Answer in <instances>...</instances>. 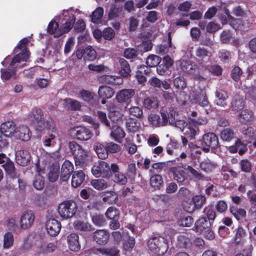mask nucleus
Masks as SVG:
<instances>
[{
    "label": "nucleus",
    "instance_id": "1",
    "mask_svg": "<svg viewBox=\"0 0 256 256\" xmlns=\"http://www.w3.org/2000/svg\"><path fill=\"white\" fill-rule=\"evenodd\" d=\"M68 148L74 156L76 166L82 168H84L91 158L88 151L84 150L81 146L75 142H70Z\"/></svg>",
    "mask_w": 256,
    "mask_h": 256
},
{
    "label": "nucleus",
    "instance_id": "2",
    "mask_svg": "<svg viewBox=\"0 0 256 256\" xmlns=\"http://www.w3.org/2000/svg\"><path fill=\"white\" fill-rule=\"evenodd\" d=\"M172 236H154L148 241L147 245L149 249L159 255L166 253L168 250V244L172 241Z\"/></svg>",
    "mask_w": 256,
    "mask_h": 256
},
{
    "label": "nucleus",
    "instance_id": "3",
    "mask_svg": "<svg viewBox=\"0 0 256 256\" xmlns=\"http://www.w3.org/2000/svg\"><path fill=\"white\" fill-rule=\"evenodd\" d=\"M16 126L12 121L2 123L0 127V150L8 146L10 140L14 138Z\"/></svg>",
    "mask_w": 256,
    "mask_h": 256
},
{
    "label": "nucleus",
    "instance_id": "4",
    "mask_svg": "<svg viewBox=\"0 0 256 256\" xmlns=\"http://www.w3.org/2000/svg\"><path fill=\"white\" fill-rule=\"evenodd\" d=\"M189 98L192 104H198L202 107L208 106L205 86H194L190 93Z\"/></svg>",
    "mask_w": 256,
    "mask_h": 256
},
{
    "label": "nucleus",
    "instance_id": "5",
    "mask_svg": "<svg viewBox=\"0 0 256 256\" xmlns=\"http://www.w3.org/2000/svg\"><path fill=\"white\" fill-rule=\"evenodd\" d=\"M29 42L27 38H24L15 48L16 52H18L10 63L11 66H14L16 63L26 62L29 57V52L26 50V45Z\"/></svg>",
    "mask_w": 256,
    "mask_h": 256
},
{
    "label": "nucleus",
    "instance_id": "6",
    "mask_svg": "<svg viewBox=\"0 0 256 256\" xmlns=\"http://www.w3.org/2000/svg\"><path fill=\"white\" fill-rule=\"evenodd\" d=\"M78 206L76 202L72 200H66L60 204L58 212L62 218L69 219L75 215Z\"/></svg>",
    "mask_w": 256,
    "mask_h": 256
},
{
    "label": "nucleus",
    "instance_id": "7",
    "mask_svg": "<svg viewBox=\"0 0 256 256\" xmlns=\"http://www.w3.org/2000/svg\"><path fill=\"white\" fill-rule=\"evenodd\" d=\"M59 19L62 18V22L61 26L64 34L68 32L74 27L76 18L72 12V9L64 10L62 14L58 15Z\"/></svg>",
    "mask_w": 256,
    "mask_h": 256
},
{
    "label": "nucleus",
    "instance_id": "8",
    "mask_svg": "<svg viewBox=\"0 0 256 256\" xmlns=\"http://www.w3.org/2000/svg\"><path fill=\"white\" fill-rule=\"evenodd\" d=\"M172 126H176L180 128L184 134L188 136L190 138H194L198 134V128L194 125L191 120L188 124L186 123L184 120H174V123Z\"/></svg>",
    "mask_w": 256,
    "mask_h": 256
},
{
    "label": "nucleus",
    "instance_id": "9",
    "mask_svg": "<svg viewBox=\"0 0 256 256\" xmlns=\"http://www.w3.org/2000/svg\"><path fill=\"white\" fill-rule=\"evenodd\" d=\"M202 150L208 152L211 148L212 150L216 149L218 146V136L212 132L207 133L204 135L200 140Z\"/></svg>",
    "mask_w": 256,
    "mask_h": 256
},
{
    "label": "nucleus",
    "instance_id": "10",
    "mask_svg": "<svg viewBox=\"0 0 256 256\" xmlns=\"http://www.w3.org/2000/svg\"><path fill=\"white\" fill-rule=\"evenodd\" d=\"M111 165L104 161L100 160L96 162L92 168V172L96 177L102 176L108 178L111 175Z\"/></svg>",
    "mask_w": 256,
    "mask_h": 256
},
{
    "label": "nucleus",
    "instance_id": "11",
    "mask_svg": "<svg viewBox=\"0 0 256 256\" xmlns=\"http://www.w3.org/2000/svg\"><path fill=\"white\" fill-rule=\"evenodd\" d=\"M111 174H113L112 180L114 182L122 185H124L128 182V179L124 174L120 171L118 164H111Z\"/></svg>",
    "mask_w": 256,
    "mask_h": 256
},
{
    "label": "nucleus",
    "instance_id": "12",
    "mask_svg": "<svg viewBox=\"0 0 256 256\" xmlns=\"http://www.w3.org/2000/svg\"><path fill=\"white\" fill-rule=\"evenodd\" d=\"M71 134L81 140H87L92 136L90 130L84 126H77L70 130Z\"/></svg>",
    "mask_w": 256,
    "mask_h": 256
},
{
    "label": "nucleus",
    "instance_id": "13",
    "mask_svg": "<svg viewBox=\"0 0 256 256\" xmlns=\"http://www.w3.org/2000/svg\"><path fill=\"white\" fill-rule=\"evenodd\" d=\"M34 214L32 211H25L22 214L20 220V228L24 230L30 228L34 224Z\"/></svg>",
    "mask_w": 256,
    "mask_h": 256
},
{
    "label": "nucleus",
    "instance_id": "14",
    "mask_svg": "<svg viewBox=\"0 0 256 256\" xmlns=\"http://www.w3.org/2000/svg\"><path fill=\"white\" fill-rule=\"evenodd\" d=\"M135 92L132 89H124L120 90L116 94V99L120 103L129 104Z\"/></svg>",
    "mask_w": 256,
    "mask_h": 256
},
{
    "label": "nucleus",
    "instance_id": "15",
    "mask_svg": "<svg viewBox=\"0 0 256 256\" xmlns=\"http://www.w3.org/2000/svg\"><path fill=\"white\" fill-rule=\"evenodd\" d=\"M46 226L48 234L51 236L58 235L62 228L60 222L54 218L47 220Z\"/></svg>",
    "mask_w": 256,
    "mask_h": 256
},
{
    "label": "nucleus",
    "instance_id": "16",
    "mask_svg": "<svg viewBox=\"0 0 256 256\" xmlns=\"http://www.w3.org/2000/svg\"><path fill=\"white\" fill-rule=\"evenodd\" d=\"M30 132L26 126L20 125L16 126L14 138L23 141H28L30 139Z\"/></svg>",
    "mask_w": 256,
    "mask_h": 256
},
{
    "label": "nucleus",
    "instance_id": "17",
    "mask_svg": "<svg viewBox=\"0 0 256 256\" xmlns=\"http://www.w3.org/2000/svg\"><path fill=\"white\" fill-rule=\"evenodd\" d=\"M60 16H56L49 23L47 27V31L54 38H58L64 34L62 26L59 27L58 24L56 22L59 19Z\"/></svg>",
    "mask_w": 256,
    "mask_h": 256
},
{
    "label": "nucleus",
    "instance_id": "18",
    "mask_svg": "<svg viewBox=\"0 0 256 256\" xmlns=\"http://www.w3.org/2000/svg\"><path fill=\"white\" fill-rule=\"evenodd\" d=\"M110 234L104 230H98L93 234L94 240L98 244L104 245L108 241Z\"/></svg>",
    "mask_w": 256,
    "mask_h": 256
},
{
    "label": "nucleus",
    "instance_id": "19",
    "mask_svg": "<svg viewBox=\"0 0 256 256\" xmlns=\"http://www.w3.org/2000/svg\"><path fill=\"white\" fill-rule=\"evenodd\" d=\"M30 153L24 150H18L16 153V160L22 166H26L30 162Z\"/></svg>",
    "mask_w": 256,
    "mask_h": 256
},
{
    "label": "nucleus",
    "instance_id": "20",
    "mask_svg": "<svg viewBox=\"0 0 256 256\" xmlns=\"http://www.w3.org/2000/svg\"><path fill=\"white\" fill-rule=\"evenodd\" d=\"M68 248L72 251L77 252L80 248L79 236L76 233H72L67 236Z\"/></svg>",
    "mask_w": 256,
    "mask_h": 256
},
{
    "label": "nucleus",
    "instance_id": "21",
    "mask_svg": "<svg viewBox=\"0 0 256 256\" xmlns=\"http://www.w3.org/2000/svg\"><path fill=\"white\" fill-rule=\"evenodd\" d=\"M73 170L74 166L68 160L64 161L62 166L60 178L62 180H67Z\"/></svg>",
    "mask_w": 256,
    "mask_h": 256
},
{
    "label": "nucleus",
    "instance_id": "22",
    "mask_svg": "<svg viewBox=\"0 0 256 256\" xmlns=\"http://www.w3.org/2000/svg\"><path fill=\"white\" fill-rule=\"evenodd\" d=\"M29 118L32 122L40 126L44 119L42 110L38 108L32 109L29 114Z\"/></svg>",
    "mask_w": 256,
    "mask_h": 256
},
{
    "label": "nucleus",
    "instance_id": "23",
    "mask_svg": "<svg viewBox=\"0 0 256 256\" xmlns=\"http://www.w3.org/2000/svg\"><path fill=\"white\" fill-rule=\"evenodd\" d=\"M0 164L8 174H12L14 170V163L4 154H0Z\"/></svg>",
    "mask_w": 256,
    "mask_h": 256
},
{
    "label": "nucleus",
    "instance_id": "24",
    "mask_svg": "<svg viewBox=\"0 0 256 256\" xmlns=\"http://www.w3.org/2000/svg\"><path fill=\"white\" fill-rule=\"evenodd\" d=\"M176 114V112L173 110H169L168 112H161L164 126H166L168 124L170 126L174 125Z\"/></svg>",
    "mask_w": 256,
    "mask_h": 256
},
{
    "label": "nucleus",
    "instance_id": "25",
    "mask_svg": "<svg viewBox=\"0 0 256 256\" xmlns=\"http://www.w3.org/2000/svg\"><path fill=\"white\" fill-rule=\"evenodd\" d=\"M60 166L57 162H54L50 166L48 173V178L50 182H54L58 178L60 175Z\"/></svg>",
    "mask_w": 256,
    "mask_h": 256
},
{
    "label": "nucleus",
    "instance_id": "26",
    "mask_svg": "<svg viewBox=\"0 0 256 256\" xmlns=\"http://www.w3.org/2000/svg\"><path fill=\"white\" fill-rule=\"evenodd\" d=\"M120 66L119 73L124 77H128L130 75V69L128 62L123 58H120L117 64Z\"/></svg>",
    "mask_w": 256,
    "mask_h": 256
},
{
    "label": "nucleus",
    "instance_id": "27",
    "mask_svg": "<svg viewBox=\"0 0 256 256\" xmlns=\"http://www.w3.org/2000/svg\"><path fill=\"white\" fill-rule=\"evenodd\" d=\"M186 168L181 166H176L172 168L174 174V178L178 182H182L186 178Z\"/></svg>",
    "mask_w": 256,
    "mask_h": 256
},
{
    "label": "nucleus",
    "instance_id": "28",
    "mask_svg": "<svg viewBox=\"0 0 256 256\" xmlns=\"http://www.w3.org/2000/svg\"><path fill=\"white\" fill-rule=\"evenodd\" d=\"M210 225V222H208L204 217H201L195 222L194 230L197 233L201 234L208 228Z\"/></svg>",
    "mask_w": 256,
    "mask_h": 256
},
{
    "label": "nucleus",
    "instance_id": "29",
    "mask_svg": "<svg viewBox=\"0 0 256 256\" xmlns=\"http://www.w3.org/2000/svg\"><path fill=\"white\" fill-rule=\"evenodd\" d=\"M38 175L36 176L33 182V185L37 190H42L44 186V182L42 174L44 173L42 169L39 168L38 166H36Z\"/></svg>",
    "mask_w": 256,
    "mask_h": 256
},
{
    "label": "nucleus",
    "instance_id": "30",
    "mask_svg": "<svg viewBox=\"0 0 256 256\" xmlns=\"http://www.w3.org/2000/svg\"><path fill=\"white\" fill-rule=\"evenodd\" d=\"M85 179V174L82 170L75 172L72 176V186L74 188L80 186Z\"/></svg>",
    "mask_w": 256,
    "mask_h": 256
},
{
    "label": "nucleus",
    "instance_id": "31",
    "mask_svg": "<svg viewBox=\"0 0 256 256\" xmlns=\"http://www.w3.org/2000/svg\"><path fill=\"white\" fill-rule=\"evenodd\" d=\"M254 118L252 111L244 109L242 110L238 114L239 120L243 124H247L252 122Z\"/></svg>",
    "mask_w": 256,
    "mask_h": 256
},
{
    "label": "nucleus",
    "instance_id": "32",
    "mask_svg": "<svg viewBox=\"0 0 256 256\" xmlns=\"http://www.w3.org/2000/svg\"><path fill=\"white\" fill-rule=\"evenodd\" d=\"M104 10L101 6H98L94 10L90 15L91 22L96 24H99L104 16Z\"/></svg>",
    "mask_w": 256,
    "mask_h": 256
},
{
    "label": "nucleus",
    "instance_id": "33",
    "mask_svg": "<svg viewBox=\"0 0 256 256\" xmlns=\"http://www.w3.org/2000/svg\"><path fill=\"white\" fill-rule=\"evenodd\" d=\"M110 136L115 140L120 142L122 140L125 136V132L120 126H113L112 128Z\"/></svg>",
    "mask_w": 256,
    "mask_h": 256
},
{
    "label": "nucleus",
    "instance_id": "34",
    "mask_svg": "<svg viewBox=\"0 0 256 256\" xmlns=\"http://www.w3.org/2000/svg\"><path fill=\"white\" fill-rule=\"evenodd\" d=\"M200 166L202 170L206 172H210L216 168L217 164L214 162L206 158L200 162Z\"/></svg>",
    "mask_w": 256,
    "mask_h": 256
},
{
    "label": "nucleus",
    "instance_id": "35",
    "mask_svg": "<svg viewBox=\"0 0 256 256\" xmlns=\"http://www.w3.org/2000/svg\"><path fill=\"white\" fill-rule=\"evenodd\" d=\"M216 99L215 103L220 106H224L226 104V100L228 98V94L222 90H219L216 92Z\"/></svg>",
    "mask_w": 256,
    "mask_h": 256
},
{
    "label": "nucleus",
    "instance_id": "36",
    "mask_svg": "<svg viewBox=\"0 0 256 256\" xmlns=\"http://www.w3.org/2000/svg\"><path fill=\"white\" fill-rule=\"evenodd\" d=\"M74 226L76 230L80 232H90L93 230L90 224L80 220L74 222Z\"/></svg>",
    "mask_w": 256,
    "mask_h": 256
},
{
    "label": "nucleus",
    "instance_id": "37",
    "mask_svg": "<svg viewBox=\"0 0 256 256\" xmlns=\"http://www.w3.org/2000/svg\"><path fill=\"white\" fill-rule=\"evenodd\" d=\"M98 95L102 98H110L114 94V90L108 86H100L98 89Z\"/></svg>",
    "mask_w": 256,
    "mask_h": 256
},
{
    "label": "nucleus",
    "instance_id": "38",
    "mask_svg": "<svg viewBox=\"0 0 256 256\" xmlns=\"http://www.w3.org/2000/svg\"><path fill=\"white\" fill-rule=\"evenodd\" d=\"M94 148L100 158L105 159L108 156L106 148L100 143L96 142L94 144Z\"/></svg>",
    "mask_w": 256,
    "mask_h": 256
},
{
    "label": "nucleus",
    "instance_id": "39",
    "mask_svg": "<svg viewBox=\"0 0 256 256\" xmlns=\"http://www.w3.org/2000/svg\"><path fill=\"white\" fill-rule=\"evenodd\" d=\"M96 253L106 256H118L119 250L115 248H102L96 249Z\"/></svg>",
    "mask_w": 256,
    "mask_h": 256
},
{
    "label": "nucleus",
    "instance_id": "40",
    "mask_svg": "<svg viewBox=\"0 0 256 256\" xmlns=\"http://www.w3.org/2000/svg\"><path fill=\"white\" fill-rule=\"evenodd\" d=\"M65 107L73 110H79L81 107L80 102L77 100L70 98L64 100L62 101Z\"/></svg>",
    "mask_w": 256,
    "mask_h": 256
},
{
    "label": "nucleus",
    "instance_id": "41",
    "mask_svg": "<svg viewBox=\"0 0 256 256\" xmlns=\"http://www.w3.org/2000/svg\"><path fill=\"white\" fill-rule=\"evenodd\" d=\"M149 124L154 127L158 128L164 126L162 120H161L160 116L154 114H151L148 116Z\"/></svg>",
    "mask_w": 256,
    "mask_h": 256
},
{
    "label": "nucleus",
    "instance_id": "42",
    "mask_svg": "<svg viewBox=\"0 0 256 256\" xmlns=\"http://www.w3.org/2000/svg\"><path fill=\"white\" fill-rule=\"evenodd\" d=\"M185 65L190 66V64L189 63L186 62L184 63V64H182V68L184 71L188 72L189 73L193 74V76L194 80L200 82L206 81V78L199 74L198 72L196 70H194L191 66L190 67V69H188V68H185Z\"/></svg>",
    "mask_w": 256,
    "mask_h": 256
},
{
    "label": "nucleus",
    "instance_id": "43",
    "mask_svg": "<svg viewBox=\"0 0 256 256\" xmlns=\"http://www.w3.org/2000/svg\"><path fill=\"white\" fill-rule=\"evenodd\" d=\"M56 248L55 245L52 243H42L38 246L39 253L41 254H47L53 252Z\"/></svg>",
    "mask_w": 256,
    "mask_h": 256
},
{
    "label": "nucleus",
    "instance_id": "44",
    "mask_svg": "<svg viewBox=\"0 0 256 256\" xmlns=\"http://www.w3.org/2000/svg\"><path fill=\"white\" fill-rule=\"evenodd\" d=\"M143 104L147 109H155L158 106V102L156 98L150 97L144 99Z\"/></svg>",
    "mask_w": 256,
    "mask_h": 256
},
{
    "label": "nucleus",
    "instance_id": "45",
    "mask_svg": "<svg viewBox=\"0 0 256 256\" xmlns=\"http://www.w3.org/2000/svg\"><path fill=\"white\" fill-rule=\"evenodd\" d=\"M163 184L162 178L160 174H154L150 178V186L155 189H160Z\"/></svg>",
    "mask_w": 256,
    "mask_h": 256
},
{
    "label": "nucleus",
    "instance_id": "46",
    "mask_svg": "<svg viewBox=\"0 0 256 256\" xmlns=\"http://www.w3.org/2000/svg\"><path fill=\"white\" fill-rule=\"evenodd\" d=\"M122 8L115 4H112L110 6V10L108 13V18L109 20L114 19L119 16Z\"/></svg>",
    "mask_w": 256,
    "mask_h": 256
},
{
    "label": "nucleus",
    "instance_id": "47",
    "mask_svg": "<svg viewBox=\"0 0 256 256\" xmlns=\"http://www.w3.org/2000/svg\"><path fill=\"white\" fill-rule=\"evenodd\" d=\"M230 212L237 220H240L246 215V211L244 209L238 208L237 206L230 207Z\"/></svg>",
    "mask_w": 256,
    "mask_h": 256
},
{
    "label": "nucleus",
    "instance_id": "48",
    "mask_svg": "<svg viewBox=\"0 0 256 256\" xmlns=\"http://www.w3.org/2000/svg\"><path fill=\"white\" fill-rule=\"evenodd\" d=\"M246 236V232L242 228H238L236 231L234 238V241L236 244H241L244 240Z\"/></svg>",
    "mask_w": 256,
    "mask_h": 256
},
{
    "label": "nucleus",
    "instance_id": "49",
    "mask_svg": "<svg viewBox=\"0 0 256 256\" xmlns=\"http://www.w3.org/2000/svg\"><path fill=\"white\" fill-rule=\"evenodd\" d=\"M186 170L190 174V176L195 180H200L204 178L203 174L193 168L190 166H188L186 168Z\"/></svg>",
    "mask_w": 256,
    "mask_h": 256
},
{
    "label": "nucleus",
    "instance_id": "50",
    "mask_svg": "<svg viewBox=\"0 0 256 256\" xmlns=\"http://www.w3.org/2000/svg\"><path fill=\"white\" fill-rule=\"evenodd\" d=\"M104 82L110 84L119 85L123 82V80L120 76L108 75L105 76Z\"/></svg>",
    "mask_w": 256,
    "mask_h": 256
},
{
    "label": "nucleus",
    "instance_id": "51",
    "mask_svg": "<svg viewBox=\"0 0 256 256\" xmlns=\"http://www.w3.org/2000/svg\"><path fill=\"white\" fill-rule=\"evenodd\" d=\"M91 184L98 190H104L108 186L107 182L103 179L94 180L91 181Z\"/></svg>",
    "mask_w": 256,
    "mask_h": 256
},
{
    "label": "nucleus",
    "instance_id": "52",
    "mask_svg": "<svg viewBox=\"0 0 256 256\" xmlns=\"http://www.w3.org/2000/svg\"><path fill=\"white\" fill-rule=\"evenodd\" d=\"M224 14H226V16H225V18H224V20H222V24H226V22L227 20H228L229 21L231 20L230 24H231L232 26V27L235 30H238V29L242 28L241 26H240V25L236 26V24H234V22L236 21H237L238 20L234 19L233 18V17L230 16V12L228 9H226V8L224 9Z\"/></svg>",
    "mask_w": 256,
    "mask_h": 256
},
{
    "label": "nucleus",
    "instance_id": "53",
    "mask_svg": "<svg viewBox=\"0 0 256 256\" xmlns=\"http://www.w3.org/2000/svg\"><path fill=\"white\" fill-rule=\"evenodd\" d=\"M195 54L198 60H202L210 56V53L204 48L198 47L196 48Z\"/></svg>",
    "mask_w": 256,
    "mask_h": 256
},
{
    "label": "nucleus",
    "instance_id": "54",
    "mask_svg": "<svg viewBox=\"0 0 256 256\" xmlns=\"http://www.w3.org/2000/svg\"><path fill=\"white\" fill-rule=\"evenodd\" d=\"M14 236L11 232H8L4 234L3 246L4 248H8L14 244Z\"/></svg>",
    "mask_w": 256,
    "mask_h": 256
},
{
    "label": "nucleus",
    "instance_id": "55",
    "mask_svg": "<svg viewBox=\"0 0 256 256\" xmlns=\"http://www.w3.org/2000/svg\"><path fill=\"white\" fill-rule=\"evenodd\" d=\"M218 186L212 184H208L205 190V192L207 195L212 196L214 197L220 196V194L217 192Z\"/></svg>",
    "mask_w": 256,
    "mask_h": 256
},
{
    "label": "nucleus",
    "instance_id": "56",
    "mask_svg": "<svg viewBox=\"0 0 256 256\" xmlns=\"http://www.w3.org/2000/svg\"><path fill=\"white\" fill-rule=\"evenodd\" d=\"M96 57V50L89 46L85 48L84 60H94Z\"/></svg>",
    "mask_w": 256,
    "mask_h": 256
},
{
    "label": "nucleus",
    "instance_id": "57",
    "mask_svg": "<svg viewBox=\"0 0 256 256\" xmlns=\"http://www.w3.org/2000/svg\"><path fill=\"white\" fill-rule=\"evenodd\" d=\"M160 62V58L159 56L152 54L148 57L146 60V64L149 67L156 66Z\"/></svg>",
    "mask_w": 256,
    "mask_h": 256
},
{
    "label": "nucleus",
    "instance_id": "58",
    "mask_svg": "<svg viewBox=\"0 0 256 256\" xmlns=\"http://www.w3.org/2000/svg\"><path fill=\"white\" fill-rule=\"evenodd\" d=\"M238 96H236L234 97V100L232 102V109L234 111H239L242 110L244 106L242 99H238Z\"/></svg>",
    "mask_w": 256,
    "mask_h": 256
},
{
    "label": "nucleus",
    "instance_id": "59",
    "mask_svg": "<svg viewBox=\"0 0 256 256\" xmlns=\"http://www.w3.org/2000/svg\"><path fill=\"white\" fill-rule=\"evenodd\" d=\"M40 127L41 129L46 128L48 130L52 132H54L56 131L55 124L54 121L51 119L47 120L46 122L44 120L41 124L40 125Z\"/></svg>",
    "mask_w": 256,
    "mask_h": 256
},
{
    "label": "nucleus",
    "instance_id": "60",
    "mask_svg": "<svg viewBox=\"0 0 256 256\" xmlns=\"http://www.w3.org/2000/svg\"><path fill=\"white\" fill-rule=\"evenodd\" d=\"M127 130L132 132H137L139 128L138 124L134 120H130L126 122Z\"/></svg>",
    "mask_w": 256,
    "mask_h": 256
},
{
    "label": "nucleus",
    "instance_id": "61",
    "mask_svg": "<svg viewBox=\"0 0 256 256\" xmlns=\"http://www.w3.org/2000/svg\"><path fill=\"white\" fill-rule=\"evenodd\" d=\"M118 216V210L114 206L110 207L106 212V216L109 219H117Z\"/></svg>",
    "mask_w": 256,
    "mask_h": 256
},
{
    "label": "nucleus",
    "instance_id": "62",
    "mask_svg": "<svg viewBox=\"0 0 256 256\" xmlns=\"http://www.w3.org/2000/svg\"><path fill=\"white\" fill-rule=\"evenodd\" d=\"M206 197L202 195L195 196L192 198V201L196 208H200L206 202Z\"/></svg>",
    "mask_w": 256,
    "mask_h": 256
},
{
    "label": "nucleus",
    "instance_id": "63",
    "mask_svg": "<svg viewBox=\"0 0 256 256\" xmlns=\"http://www.w3.org/2000/svg\"><path fill=\"white\" fill-rule=\"evenodd\" d=\"M234 137V132L229 128L224 130L220 134L221 138L225 141H230Z\"/></svg>",
    "mask_w": 256,
    "mask_h": 256
},
{
    "label": "nucleus",
    "instance_id": "64",
    "mask_svg": "<svg viewBox=\"0 0 256 256\" xmlns=\"http://www.w3.org/2000/svg\"><path fill=\"white\" fill-rule=\"evenodd\" d=\"M78 97L80 98L85 101L89 102L94 98V94L89 91L82 90L79 92Z\"/></svg>",
    "mask_w": 256,
    "mask_h": 256
}]
</instances>
